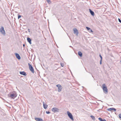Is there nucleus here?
Here are the masks:
<instances>
[{
	"instance_id": "1",
	"label": "nucleus",
	"mask_w": 121,
	"mask_h": 121,
	"mask_svg": "<svg viewBox=\"0 0 121 121\" xmlns=\"http://www.w3.org/2000/svg\"><path fill=\"white\" fill-rule=\"evenodd\" d=\"M17 94L16 92L15 91H13L11 93L9 97L11 98L14 99L17 97Z\"/></svg>"
},
{
	"instance_id": "2",
	"label": "nucleus",
	"mask_w": 121,
	"mask_h": 121,
	"mask_svg": "<svg viewBox=\"0 0 121 121\" xmlns=\"http://www.w3.org/2000/svg\"><path fill=\"white\" fill-rule=\"evenodd\" d=\"M102 89L104 93L107 94L108 93V89L105 84H103L102 85Z\"/></svg>"
},
{
	"instance_id": "3",
	"label": "nucleus",
	"mask_w": 121,
	"mask_h": 121,
	"mask_svg": "<svg viewBox=\"0 0 121 121\" xmlns=\"http://www.w3.org/2000/svg\"><path fill=\"white\" fill-rule=\"evenodd\" d=\"M0 31L1 33L3 35H5L6 33L4 29V27L1 26V28L0 29Z\"/></svg>"
},
{
	"instance_id": "4",
	"label": "nucleus",
	"mask_w": 121,
	"mask_h": 121,
	"mask_svg": "<svg viewBox=\"0 0 121 121\" xmlns=\"http://www.w3.org/2000/svg\"><path fill=\"white\" fill-rule=\"evenodd\" d=\"M67 113L69 118L71 119L73 121L74 120L73 118L72 114L68 111L67 112Z\"/></svg>"
},
{
	"instance_id": "5",
	"label": "nucleus",
	"mask_w": 121,
	"mask_h": 121,
	"mask_svg": "<svg viewBox=\"0 0 121 121\" xmlns=\"http://www.w3.org/2000/svg\"><path fill=\"white\" fill-rule=\"evenodd\" d=\"M28 65L29 66V69L30 70L32 73H34V70L32 66L29 63H28Z\"/></svg>"
},
{
	"instance_id": "6",
	"label": "nucleus",
	"mask_w": 121,
	"mask_h": 121,
	"mask_svg": "<svg viewBox=\"0 0 121 121\" xmlns=\"http://www.w3.org/2000/svg\"><path fill=\"white\" fill-rule=\"evenodd\" d=\"M52 111L55 112H59V109L56 108H54L52 109Z\"/></svg>"
},
{
	"instance_id": "7",
	"label": "nucleus",
	"mask_w": 121,
	"mask_h": 121,
	"mask_svg": "<svg viewBox=\"0 0 121 121\" xmlns=\"http://www.w3.org/2000/svg\"><path fill=\"white\" fill-rule=\"evenodd\" d=\"M15 55L16 57L18 60H20L21 59V57L17 53H15Z\"/></svg>"
},
{
	"instance_id": "8",
	"label": "nucleus",
	"mask_w": 121,
	"mask_h": 121,
	"mask_svg": "<svg viewBox=\"0 0 121 121\" xmlns=\"http://www.w3.org/2000/svg\"><path fill=\"white\" fill-rule=\"evenodd\" d=\"M35 119L36 121H43V120L42 119L39 118H35Z\"/></svg>"
},
{
	"instance_id": "9",
	"label": "nucleus",
	"mask_w": 121,
	"mask_h": 121,
	"mask_svg": "<svg viewBox=\"0 0 121 121\" xmlns=\"http://www.w3.org/2000/svg\"><path fill=\"white\" fill-rule=\"evenodd\" d=\"M20 74L24 76H26L27 74L24 71H21L20 72Z\"/></svg>"
},
{
	"instance_id": "10",
	"label": "nucleus",
	"mask_w": 121,
	"mask_h": 121,
	"mask_svg": "<svg viewBox=\"0 0 121 121\" xmlns=\"http://www.w3.org/2000/svg\"><path fill=\"white\" fill-rule=\"evenodd\" d=\"M89 10L90 12L91 15L92 16H94V12L92 11L91 10V9H89Z\"/></svg>"
},
{
	"instance_id": "11",
	"label": "nucleus",
	"mask_w": 121,
	"mask_h": 121,
	"mask_svg": "<svg viewBox=\"0 0 121 121\" xmlns=\"http://www.w3.org/2000/svg\"><path fill=\"white\" fill-rule=\"evenodd\" d=\"M27 40L28 42L30 43V44H31V39L29 37H28L27 38Z\"/></svg>"
},
{
	"instance_id": "12",
	"label": "nucleus",
	"mask_w": 121,
	"mask_h": 121,
	"mask_svg": "<svg viewBox=\"0 0 121 121\" xmlns=\"http://www.w3.org/2000/svg\"><path fill=\"white\" fill-rule=\"evenodd\" d=\"M86 29L90 31L91 32H93V31L90 28L87 27H86Z\"/></svg>"
},
{
	"instance_id": "13",
	"label": "nucleus",
	"mask_w": 121,
	"mask_h": 121,
	"mask_svg": "<svg viewBox=\"0 0 121 121\" xmlns=\"http://www.w3.org/2000/svg\"><path fill=\"white\" fill-rule=\"evenodd\" d=\"M43 106L44 108L46 109L48 107V105L46 104H44V103H43Z\"/></svg>"
},
{
	"instance_id": "14",
	"label": "nucleus",
	"mask_w": 121,
	"mask_h": 121,
	"mask_svg": "<svg viewBox=\"0 0 121 121\" xmlns=\"http://www.w3.org/2000/svg\"><path fill=\"white\" fill-rule=\"evenodd\" d=\"M73 31L74 33H77V34H78V30H77V29L76 28H74L73 29Z\"/></svg>"
},
{
	"instance_id": "15",
	"label": "nucleus",
	"mask_w": 121,
	"mask_h": 121,
	"mask_svg": "<svg viewBox=\"0 0 121 121\" xmlns=\"http://www.w3.org/2000/svg\"><path fill=\"white\" fill-rule=\"evenodd\" d=\"M78 55L80 57H82V53L80 51H79L78 52Z\"/></svg>"
},
{
	"instance_id": "16",
	"label": "nucleus",
	"mask_w": 121,
	"mask_h": 121,
	"mask_svg": "<svg viewBox=\"0 0 121 121\" xmlns=\"http://www.w3.org/2000/svg\"><path fill=\"white\" fill-rule=\"evenodd\" d=\"M62 89V87H58V92H60Z\"/></svg>"
},
{
	"instance_id": "17",
	"label": "nucleus",
	"mask_w": 121,
	"mask_h": 121,
	"mask_svg": "<svg viewBox=\"0 0 121 121\" xmlns=\"http://www.w3.org/2000/svg\"><path fill=\"white\" fill-rule=\"evenodd\" d=\"M99 120L100 121H106V120L104 119H102L101 118H98Z\"/></svg>"
},
{
	"instance_id": "18",
	"label": "nucleus",
	"mask_w": 121,
	"mask_h": 121,
	"mask_svg": "<svg viewBox=\"0 0 121 121\" xmlns=\"http://www.w3.org/2000/svg\"><path fill=\"white\" fill-rule=\"evenodd\" d=\"M90 117L94 121L95 120V117L91 115L90 116Z\"/></svg>"
},
{
	"instance_id": "19",
	"label": "nucleus",
	"mask_w": 121,
	"mask_h": 121,
	"mask_svg": "<svg viewBox=\"0 0 121 121\" xmlns=\"http://www.w3.org/2000/svg\"><path fill=\"white\" fill-rule=\"evenodd\" d=\"M46 1L49 4H50L51 3L50 0H46Z\"/></svg>"
},
{
	"instance_id": "20",
	"label": "nucleus",
	"mask_w": 121,
	"mask_h": 121,
	"mask_svg": "<svg viewBox=\"0 0 121 121\" xmlns=\"http://www.w3.org/2000/svg\"><path fill=\"white\" fill-rule=\"evenodd\" d=\"M56 86L58 88V87H62V86H61V85H60V84H58V85H56Z\"/></svg>"
},
{
	"instance_id": "21",
	"label": "nucleus",
	"mask_w": 121,
	"mask_h": 121,
	"mask_svg": "<svg viewBox=\"0 0 121 121\" xmlns=\"http://www.w3.org/2000/svg\"><path fill=\"white\" fill-rule=\"evenodd\" d=\"M113 108H110L108 109V111H111V110H112Z\"/></svg>"
},
{
	"instance_id": "22",
	"label": "nucleus",
	"mask_w": 121,
	"mask_h": 121,
	"mask_svg": "<svg viewBox=\"0 0 121 121\" xmlns=\"http://www.w3.org/2000/svg\"><path fill=\"white\" fill-rule=\"evenodd\" d=\"M60 65L62 67H63L64 65V64L63 63H60Z\"/></svg>"
},
{
	"instance_id": "23",
	"label": "nucleus",
	"mask_w": 121,
	"mask_h": 121,
	"mask_svg": "<svg viewBox=\"0 0 121 121\" xmlns=\"http://www.w3.org/2000/svg\"><path fill=\"white\" fill-rule=\"evenodd\" d=\"M46 112L47 114H49L50 113V112L47 111H46Z\"/></svg>"
},
{
	"instance_id": "24",
	"label": "nucleus",
	"mask_w": 121,
	"mask_h": 121,
	"mask_svg": "<svg viewBox=\"0 0 121 121\" xmlns=\"http://www.w3.org/2000/svg\"><path fill=\"white\" fill-rule=\"evenodd\" d=\"M21 15H18V19H19L20 18H21Z\"/></svg>"
},
{
	"instance_id": "25",
	"label": "nucleus",
	"mask_w": 121,
	"mask_h": 121,
	"mask_svg": "<svg viewBox=\"0 0 121 121\" xmlns=\"http://www.w3.org/2000/svg\"><path fill=\"white\" fill-rule=\"evenodd\" d=\"M99 56L100 58V60H102V56H101L100 54L99 55Z\"/></svg>"
},
{
	"instance_id": "26",
	"label": "nucleus",
	"mask_w": 121,
	"mask_h": 121,
	"mask_svg": "<svg viewBox=\"0 0 121 121\" xmlns=\"http://www.w3.org/2000/svg\"><path fill=\"white\" fill-rule=\"evenodd\" d=\"M119 117L120 118H121V113L120 114H119Z\"/></svg>"
},
{
	"instance_id": "27",
	"label": "nucleus",
	"mask_w": 121,
	"mask_h": 121,
	"mask_svg": "<svg viewBox=\"0 0 121 121\" xmlns=\"http://www.w3.org/2000/svg\"><path fill=\"white\" fill-rule=\"evenodd\" d=\"M118 20L119 22L121 23V20L119 18H118Z\"/></svg>"
},
{
	"instance_id": "28",
	"label": "nucleus",
	"mask_w": 121,
	"mask_h": 121,
	"mask_svg": "<svg viewBox=\"0 0 121 121\" xmlns=\"http://www.w3.org/2000/svg\"><path fill=\"white\" fill-rule=\"evenodd\" d=\"M112 110H113L114 111H116V109L115 108H113Z\"/></svg>"
},
{
	"instance_id": "29",
	"label": "nucleus",
	"mask_w": 121,
	"mask_h": 121,
	"mask_svg": "<svg viewBox=\"0 0 121 121\" xmlns=\"http://www.w3.org/2000/svg\"><path fill=\"white\" fill-rule=\"evenodd\" d=\"M102 60H100V64L101 65V64H102Z\"/></svg>"
},
{
	"instance_id": "30",
	"label": "nucleus",
	"mask_w": 121,
	"mask_h": 121,
	"mask_svg": "<svg viewBox=\"0 0 121 121\" xmlns=\"http://www.w3.org/2000/svg\"><path fill=\"white\" fill-rule=\"evenodd\" d=\"M23 47H24L25 46V45L24 44L23 45Z\"/></svg>"
},
{
	"instance_id": "31",
	"label": "nucleus",
	"mask_w": 121,
	"mask_h": 121,
	"mask_svg": "<svg viewBox=\"0 0 121 121\" xmlns=\"http://www.w3.org/2000/svg\"><path fill=\"white\" fill-rule=\"evenodd\" d=\"M28 31H29V32H30V30L29 29H28Z\"/></svg>"
}]
</instances>
